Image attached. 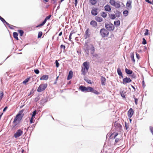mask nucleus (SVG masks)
<instances>
[{"label":"nucleus","instance_id":"obj_17","mask_svg":"<svg viewBox=\"0 0 153 153\" xmlns=\"http://www.w3.org/2000/svg\"><path fill=\"white\" fill-rule=\"evenodd\" d=\"M88 71V70L85 69V68L82 67L81 70L82 74L83 75H85Z\"/></svg>","mask_w":153,"mask_h":153},{"label":"nucleus","instance_id":"obj_58","mask_svg":"<svg viewBox=\"0 0 153 153\" xmlns=\"http://www.w3.org/2000/svg\"><path fill=\"white\" fill-rule=\"evenodd\" d=\"M7 106L5 107L4 109L3 110V111H4V112L5 111H6V110L7 109Z\"/></svg>","mask_w":153,"mask_h":153},{"label":"nucleus","instance_id":"obj_21","mask_svg":"<svg viewBox=\"0 0 153 153\" xmlns=\"http://www.w3.org/2000/svg\"><path fill=\"white\" fill-rule=\"evenodd\" d=\"M105 10L106 11L110 12L111 11V8L110 6L108 4L105 5Z\"/></svg>","mask_w":153,"mask_h":153},{"label":"nucleus","instance_id":"obj_60","mask_svg":"<svg viewBox=\"0 0 153 153\" xmlns=\"http://www.w3.org/2000/svg\"><path fill=\"white\" fill-rule=\"evenodd\" d=\"M146 2H147L148 3L150 4V3L152 2V1H150L149 0H146Z\"/></svg>","mask_w":153,"mask_h":153},{"label":"nucleus","instance_id":"obj_7","mask_svg":"<svg viewBox=\"0 0 153 153\" xmlns=\"http://www.w3.org/2000/svg\"><path fill=\"white\" fill-rule=\"evenodd\" d=\"M23 131L20 129H19L16 131V132L14 134V137L17 138L19 137L23 134Z\"/></svg>","mask_w":153,"mask_h":153},{"label":"nucleus","instance_id":"obj_20","mask_svg":"<svg viewBox=\"0 0 153 153\" xmlns=\"http://www.w3.org/2000/svg\"><path fill=\"white\" fill-rule=\"evenodd\" d=\"M118 135V133L117 132H114L111 134V135L110 136V137H111V138L112 139H114Z\"/></svg>","mask_w":153,"mask_h":153},{"label":"nucleus","instance_id":"obj_6","mask_svg":"<svg viewBox=\"0 0 153 153\" xmlns=\"http://www.w3.org/2000/svg\"><path fill=\"white\" fill-rule=\"evenodd\" d=\"M105 28L109 31H113L114 29V25L111 23L105 24Z\"/></svg>","mask_w":153,"mask_h":153},{"label":"nucleus","instance_id":"obj_64","mask_svg":"<svg viewBox=\"0 0 153 153\" xmlns=\"http://www.w3.org/2000/svg\"><path fill=\"white\" fill-rule=\"evenodd\" d=\"M150 4H153V0H152V2L150 3Z\"/></svg>","mask_w":153,"mask_h":153},{"label":"nucleus","instance_id":"obj_23","mask_svg":"<svg viewBox=\"0 0 153 153\" xmlns=\"http://www.w3.org/2000/svg\"><path fill=\"white\" fill-rule=\"evenodd\" d=\"M131 1L129 0L127 1L126 6L127 7L131 8Z\"/></svg>","mask_w":153,"mask_h":153},{"label":"nucleus","instance_id":"obj_33","mask_svg":"<svg viewBox=\"0 0 153 153\" xmlns=\"http://www.w3.org/2000/svg\"><path fill=\"white\" fill-rule=\"evenodd\" d=\"M115 13L116 14L117 17H119L120 16V15L121 14V13L118 10H116L115 12Z\"/></svg>","mask_w":153,"mask_h":153},{"label":"nucleus","instance_id":"obj_31","mask_svg":"<svg viewBox=\"0 0 153 153\" xmlns=\"http://www.w3.org/2000/svg\"><path fill=\"white\" fill-rule=\"evenodd\" d=\"M91 91V92H93L94 93L96 94H100V92H98L97 91L94 90V88H93V90H92Z\"/></svg>","mask_w":153,"mask_h":153},{"label":"nucleus","instance_id":"obj_30","mask_svg":"<svg viewBox=\"0 0 153 153\" xmlns=\"http://www.w3.org/2000/svg\"><path fill=\"white\" fill-rule=\"evenodd\" d=\"M89 2L93 5L96 4L97 3L96 0H89Z\"/></svg>","mask_w":153,"mask_h":153},{"label":"nucleus","instance_id":"obj_44","mask_svg":"<svg viewBox=\"0 0 153 153\" xmlns=\"http://www.w3.org/2000/svg\"><path fill=\"white\" fill-rule=\"evenodd\" d=\"M131 59L134 62H135V60L134 59V54L133 53L132 55H131Z\"/></svg>","mask_w":153,"mask_h":153},{"label":"nucleus","instance_id":"obj_47","mask_svg":"<svg viewBox=\"0 0 153 153\" xmlns=\"http://www.w3.org/2000/svg\"><path fill=\"white\" fill-rule=\"evenodd\" d=\"M34 120H33V117H32L30 120V122L31 123H33L34 122Z\"/></svg>","mask_w":153,"mask_h":153},{"label":"nucleus","instance_id":"obj_32","mask_svg":"<svg viewBox=\"0 0 153 153\" xmlns=\"http://www.w3.org/2000/svg\"><path fill=\"white\" fill-rule=\"evenodd\" d=\"M125 94L126 92L123 91L122 92H120L121 96L124 98H125Z\"/></svg>","mask_w":153,"mask_h":153},{"label":"nucleus","instance_id":"obj_49","mask_svg":"<svg viewBox=\"0 0 153 153\" xmlns=\"http://www.w3.org/2000/svg\"><path fill=\"white\" fill-rule=\"evenodd\" d=\"M36 110H35L33 112V114L32 115V117H33L34 116H35V115H36Z\"/></svg>","mask_w":153,"mask_h":153},{"label":"nucleus","instance_id":"obj_50","mask_svg":"<svg viewBox=\"0 0 153 153\" xmlns=\"http://www.w3.org/2000/svg\"><path fill=\"white\" fill-rule=\"evenodd\" d=\"M34 71L35 72V73L36 74H38L39 73V70H38V69H36V70H34Z\"/></svg>","mask_w":153,"mask_h":153},{"label":"nucleus","instance_id":"obj_10","mask_svg":"<svg viewBox=\"0 0 153 153\" xmlns=\"http://www.w3.org/2000/svg\"><path fill=\"white\" fill-rule=\"evenodd\" d=\"M131 80L130 78L126 77L123 80V84H125L127 83H129L131 82Z\"/></svg>","mask_w":153,"mask_h":153},{"label":"nucleus","instance_id":"obj_27","mask_svg":"<svg viewBox=\"0 0 153 153\" xmlns=\"http://www.w3.org/2000/svg\"><path fill=\"white\" fill-rule=\"evenodd\" d=\"M114 24L116 27L119 26L120 25V21L119 20L114 21Z\"/></svg>","mask_w":153,"mask_h":153},{"label":"nucleus","instance_id":"obj_12","mask_svg":"<svg viewBox=\"0 0 153 153\" xmlns=\"http://www.w3.org/2000/svg\"><path fill=\"white\" fill-rule=\"evenodd\" d=\"M83 68H85V69L88 70L89 66V62L87 61L84 62L83 63Z\"/></svg>","mask_w":153,"mask_h":153},{"label":"nucleus","instance_id":"obj_13","mask_svg":"<svg viewBox=\"0 0 153 153\" xmlns=\"http://www.w3.org/2000/svg\"><path fill=\"white\" fill-rule=\"evenodd\" d=\"M90 25L93 27H96L97 26V23L95 21L92 20L90 23Z\"/></svg>","mask_w":153,"mask_h":153},{"label":"nucleus","instance_id":"obj_43","mask_svg":"<svg viewBox=\"0 0 153 153\" xmlns=\"http://www.w3.org/2000/svg\"><path fill=\"white\" fill-rule=\"evenodd\" d=\"M147 42L146 40L145 39V38H143V42H142V44L143 45H145L146 44Z\"/></svg>","mask_w":153,"mask_h":153},{"label":"nucleus","instance_id":"obj_16","mask_svg":"<svg viewBox=\"0 0 153 153\" xmlns=\"http://www.w3.org/2000/svg\"><path fill=\"white\" fill-rule=\"evenodd\" d=\"M48 75H44L42 76L40 79V80H46L48 79Z\"/></svg>","mask_w":153,"mask_h":153},{"label":"nucleus","instance_id":"obj_35","mask_svg":"<svg viewBox=\"0 0 153 153\" xmlns=\"http://www.w3.org/2000/svg\"><path fill=\"white\" fill-rule=\"evenodd\" d=\"M101 16L103 18H105L106 17L107 14L105 12H102L101 13Z\"/></svg>","mask_w":153,"mask_h":153},{"label":"nucleus","instance_id":"obj_22","mask_svg":"<svg viewBox=\"0 0 153 153\" xmlns=\"http://www.w3.org/2000/svg\"><path fill=\"white\" fill-rule=\"evenodd\" d=\"M0 19L4 23H5L8 26V27H10V25L6 21L1 17L0 16Z\"/></svg>","mask_w":153,"mask_h":153},{"label":"nucleus","instance_id":"obj_38","mask_svg":"<svg viewBox=\"0 0 153 153\" xmlns=\"http://www.w3.org/2000/svg\"><path fill=\"white\" fill-rule=\"evenodd\" d=\"M115 2L114 0H110L109 3L112 5L113 6L114 5Z\"/></svg>","mask_w":153,"mask_h":153},{"label":"nucleus","instance_id":"obj_4","mask_svg":"<svg viewBox=\"0 0 153 153\" xmlns=\"http://www.w3.org/2000/svg\"><path fill=\"white\" fill-rule=\"evenodd\" d=\"M79 88V89L82 91L88 92H91L93 90V88L92 87L89 86L86 87L83 86H80Z\"/></svg>","mask_w":153,"mask_h":153},{"label":"nucleus","instance_id":"obj_9","mask_svg":"<svg viewBox=\"0 0 153 153\" xmlns=\"http://www.w3.org/2000/svg\"><path fill=\"white\" fill-rule=\"evenodd\" d=\"M90 29L89 28L87 29L85 32L84 35V38L85 39H86L90 37Z\"/></svg>","mask_w":153,"mask_h":153},{"label":"nucleus","instance_id":"obj_18","mask_svg":"<svg viewBox=\"0 0 153 153\" xmlns=\"http://www.w3.org/2000/svg\"><path fill=\"white\" fill-rule=\"evenodd\" d=\"M75 33V32L74 31H72L71 32L70 35H69V40L71 41H72L71 39H72V36H73V37H75V36L74 35V34Z\"/></svg>","mask_w":153,"mask_h":153},{"label":"nucleus","instance_id":"obj_15","mask_svg":"<svg viewBox=\"0 0 153 153\" xmlns=\"http://www.w3.org/2000/svg\"><path fill=\"white\" fill-rule=\"evenodd\" d=\"M97 10L98 9L97 8H94L92 9L91 11L92 14L94 16L97 15L98 14Z\"/></svg>","mask_w":153,"mask_h":153},{"label":"nucleus","instance_id":"obj_45","mask_svg":"<svg viewBox=\"0 0 153 153\" xmlns=\"http://www.w3.org/2000/svg\"><path fill=\"white\" fill-rule=\"evenodd\" d=\"M125 126L126 128V129L127 130L129 128V125L128 123L125 122Z\"/></svg>","mask_w":153,"mask_h":153},{"label":"nucleus","instance_id":"obj_29","mask_svg":"<svg viewBox=\"0 0 153 153\" xmlns=\"http://www.w3.org/2000/svg\"><path fill=\"white\" fill-rule=\"evenodd\" d=\"M116 128L117 129H118L119 130H120L121 128V126L120 124L119 123H117L116 124Z\"/></svg>","mask_w":153,"mask_h":153},{"label":"nucleus","instance_id":"obj_24","mask_svg":"<svg viewBox=\"0 0 153 153\" xmlns=\"http://www.w3.org/2000/svg\"><path fill=\"white\" fill-rule=\"evenodd\" d=\"M117 72L118 74L122 78H123V75L122 72H121V69L118 68L117 69Z\"/></svg>","mask_w":153,"mask_h":153},{"label":"nucleus","instance_id":"obj_3","mask_svg":"<svg viewBox=\"0 0 153 153\" xmlns=\"http://www.w3.org/2000/svg\"><path fill=\"white\" fill-rule=\"evenodd\" d=\"M100 33L102 37H107L109 34L108 31L105 28L101 29L100 31Z\"/></svg>","mask_w":153,"mask_h":153},{"label":"nucleus","instance_id":"obj_61","mask_svg":"<svg viewBox=\"0 0 153 153\" xmlns=\"http://www.w3.org/2000/svg\"><path fill=\"white\" fill-rule=\"evenodd\" d=\"M62 34V32H61L59 34V36H61Z\"/></svg>","mask_w":153,"mask_h":153},{"label":"nucleus","instance_id":"obj_25","mask_svg":"<svg viewBox=\"0 0 153 153\" xmlns=\"http://www.w3.org/2000/svg\"><path fill=\"white\" fill-rule=\"evenodd\" d=\"M95 19L99 22H101L102 21V18L98 16H96Z\"/></svg>","mask_w":153,"mask_h":153},{"label":"nucleus","instance_id":"obj_63","mask_svg":"<svg viewBox=\"0 0 153 153\" xmlns=\"http://www.w3.org/2000/svg\"><path fill=\"white\" fill-rule=\"evenodd\" d=\"M131 87L134 89V90H135V88L134 86L132 85Z\"/></svg>","mask_w":153,"mask_h":153},{"label":"nucleus","instance_id":"obj_52","mask_svg":"<svg viewBox=\"0 0 153 153\" xmlns=\"http://www.w3.org/2000/svg\"><path fill=\"white\" fill-rule=\"evenodd\" d=\"M150 129L151 132H152V134L153 135V127H150Z\"/></svg>","mask_w":153,"mask_h":153},{"label":"nucleus","instance_id":"obj_51","mask_svg":"<svg viewBox=\"0 0 153 153\" xmlns=\"http://www.w3.org/2000/svg\"><path fill=\"white\" fill-rule=\"evenodd\" d=\"M40 99L39 97L38 96V97L35 98L34 99V100L35 102L38 101Z\"/></svg>","mask_w":153,"mask_h":153},{"label":"nucleus","instance_id":"obj_37","mask_svg":"<svg viewBox=\"0 0 153 153\" xmlns=\"http://www.w3.org/2000/svg\"><path fill=\"white\" fill-rule=\"evenodd\" d=\"M18 32L20 34V36H22L24 33V32L22 30H18Z\"/></svg>","mask_w":153,"mask_h":153},{"label":"nucleus","instance_id":"obj_39","mask_svg":"<svg viewBox=\"0 0 153 153\" xmlns=\"http://www.w3.org/2000/svg\"><path fill=\"white\" fill-rule=\"evenodd\" d=\"M42 35V31H40L39 32L38 35V38H40Z\"/></svg>","mask_w":153,"mask_h":153},{"label":"nucleus","instance_id":"obj_46","mask_svg":"<svg viewBox=\"0 0 153 153\" xmlns=\"http://www.w3.org/2000/svg\"><path fill=\"white\" fill-rule=\"evenodd\" d=\"M133 97H134V99L135 102V104H136V105H137V101H138V100L136 98H135V96L134 95Z\"/></svg>","mask_w":153,"mask_h":153},{"label":"nucleus","instance_id":"obj_2","mask_svg":"<svg viewBox=\"0 0 153 153\" xmlns=\"http://www.w3.org/2000/svg\"><path fill=\"white\" fill-rule=\"evenodd\" d=\"M24 111V109H22L20 110L17 114L13 122V123L16 126L19 122L20 121L22 120L23 117L24 115V114H23Z\"/></svg>","mask_w":153,"mask_h":153},{"label":"nucleus","instance_id":"obj_36","mask_svg":"<svg viewBox=\"0 0 153 153\" xmlns=\"http://www.w3.org/2000/svg\"><path fill=\"white\" fill-rule=\"evenodd\" d=\"M30 77L27 78L23 81V83L24 84H26L27 82H28L29 80L30 79Z\"/></svg>","mask_w":153,"mask_h":153},{"label":"nucleus","instance_id":"obj_26","mask_svg":"<svg viewBox=\"0 0 153 153\" xmlns=\"http://www.w3.org/2000/svg\"><path fill=\"white\" fill-rule=\"evenodd\" d=\"M125 71L126 73L128 74H131L132 73L133 71L132 70L128 69L127 68L125 69Z\"/></svg>","mask_w":153,"mask_h":153},{"label":"nucleus","instance_id":"obj_34","mask_svg":"<svg viewBox=\"0 0 153 153\" xmlns=\"http://www.w3.org/2000/svg\"><path fill=\"white\" fill-rule=\"evenodd\" d=\"M110 17L112 19H114L116 18V16L114 14H111L110 15Z\"/></svg>","mask_w":153,"mask_h":153},{"label":"nucleus","instance_id":"obj_41","mask_svg":"<svg viewBox=\"0 0 153 153\" xmlns=\"http://www.w3.org/2000/svg\"><path fill=\"white\" fill-rule=\"evenodd\" d=\"M123 13L125 16H126L128 14V11L127 10H125L123 12Z\"/></svg>","mask_w":153,"mask_h":153},{"label":"nucleus","instance_id":"obj_40","mask_svg":"<svg viewBox=\"0 0 153 153\" xmlns=\"http://www.w3.org/2000/svg\"><path fill=\"white\" fill-rule=\"evenodd\" d=\"M120 6V4L118 3V2H117V3L116 4V5L115 6V7L117 8H119Z\"/></svg>","mask_w":153,"mask_h":153},{"label":"nucleus","instance_id":"obj_48","mask_svg":"<svg viewBox=\"0 0 153 153\" xmlns=\"http://www.w3.org/2000/svg\"><path fill=\"white\" fill-rule=\"evenodd\" d=\"M55 63L56 64V67L58 68L59 66V63L57 60H56L55 61Z\"/></svg>","mask_w":153,"mask_h":153},{"label":"nucleus","instance_id":"obj_11","mask_svg":"<svg viewBox=\"0 0 153 153\" xmlns=\"http://www.w3.org/2000/svg\"><path fill=\"white\" fill-rule=\"evenodd\" d=\"M134 113V111L133 110V109L131 108L128 111V117L129 118H131L133 115Z\"/></svg>","mask_w":153,"mask_h":153},{"label":"nucleus","instance_id":"obj_1","mask_svg":"<svg viewBox=\"0 0 153 153\" xmlns=\"http://www.w3.org/2000/svg\"><path fill=\"white\" fill-rule=\"evenodd\" d=\"M83 49L88 54L89 51H90L91 54L94 53L95 51V48L92 44L89 43L88 42H86L83 46Z\"/></svg>","mask_w":153,"mask_h":153},{"label":"nucleus","instance_id":"obj_28","mask_svg":"<svg viewBox=\"0 0 153 153\" xmlns=\"http://www.w3.org/2000/svg\"><path fill=\"white\" fill-rule=\"evenodd\" d=\"M13 37L17 40H18L19 39L18 38V34L16 32H14L13 33Z\"/></svg>","mask_w":153,"mask_h":153},{"label":"nucleus","instance_id":"obj_19","mask_svg":"<svg viewBox=\"0 0 153 153\" xmlns=\"http://www.w3.org/2000/svg\"><path fill=\"white\" fill-rule=\"evenodd\" d=\"M73 74V72L72 71H70L69 73L68 76L67 77L68 80H70L72 78Z\"/></svg>","mask_w":153,"mask_h":153},{"label":"nucleus","instance_id":"obj_57","mask_svg":"<svg viewBox=\"0 0 153 153\" xmlns=\"http://www.w3.org/2000/svg\"><path fill=\"white\" fill-rule=\"evenodd\" d=\"M58 78H59V76H58L56 78V82H55L54 83V84H56V83H57V81L58 80Z\"/></svg>","mask_w":153,"mask_h":153},{"label":"nucleus","instance_id":"obj_55","mask_svg":"<svg viewBox=\"0 0 153 153\" xmlns=\"http://www.w3.org/2000/svg\"><path fill=\"white\" fill-rule=\"evenodd\" d=\"M120 140L118 138H116L115 140V142L116 143H117L120 141Z\"/></svg>","mask_w":153,"mask_h":153},{"label":"nucleus","instance_id":"obj_42","mask_svg":"<svg viewBox=\"0 0 153 153\" xmlns=\"http://www.w3.org/2000/svg\"><path fill=\"white\" fill-rule=\"evenodd\" d=\"M145 33H144V35L145 36L148 35L149 34V30L148 29H145Z\"/></svg>","mask_w":153,"mask_h":153},{"label":"nucleus","instance_id":"obj_54","mask_svg":"<svg viewBox=\"0 0 153 153\" xmlns=\"http://www.w3.org/2000/svg\"><path fill=\"white\" fill-rule=\"evenodd\" d=\"M136 54L137 58V59H140V57L139 54L137 53H136Z\"/></svg>","mask_w":153,"mask_h":153},{"label":"nucleus","instance_id":"obj_62","mask_svg":"<svg viewBox=\"0 0 153 153\" xmlns=\"http://www.w3.org/2000/svg\"><path fill=\"white\" fill-rule=\"evenodd\" d=\"M24 151V150L23 149H22V153H23Z\"/></svg>","mask_w":153,"mask_h":153},{"label":"nucleus","instance_id":"obj_14","mask_svg":"<svg viewBox=\"0 0 153 153\" xmlns=\"http://www.w3.org/2000/svg\"><path fill=\"white\" fill-rule=\"evenodd\" d=\"M100 80L102 85H105L106 81L105 78L103 76H101Z\"/></svg>","mask_w":153,"mask_h":153},{"label":"nucleus","instance_id":"obj_5","mask_svg":"<svg viewBox=\"0 0 153 153\" xmlns=\"http://www.w3.org/2000/svg\"><path fill=\"white\" fill-rule=\"evenodd\" d=\"M48 84L47 83L42 84H40L37 89L38 92H41L44 91L47 88Z\"/></svg>","mask_w":153,"mask_h":153},{"label":"nucleus","instance_id":"obj_56","mask_svg":"<svg viewBox=\"0 0 153 153\" xmlns=\"http://www.w3.org/2000/svg\"><path fill=\"white\" fill-rule=\"evenodd\" d=\"M78 3V0H75L74 1V4H75V6H76Z\"/></svg>","mask_w":153,"mask_h":153},{"label":"nucleus","instance_id":"obj_8","mask_svg":"<svg viewBox=\"0 0 153 153\" xmlns=\"http://www.w3.org/2000/svg\"><path fill=\"white\" fill-rule=\"evenodd\" d=\"M51 16V15H50L48 16H47L45 19V20H44V21L42 23L37 26L36 27H39L42 26L44 25V24L45 23L47 20L48 19H49L50 18Z\"/></svg>","mask_w":153,"mask_h":153},{"label":"nucleus","instance_id":"obj_53","mask_svg":"<svg viewBox=\"0 0 153 153\" xmlns=\"http://www.w3.org/2000/svg\"><path fill=\"white\" fill-rule=\"evenodd\" d=\"M60 48H63V50H64L65 49V46L62 45H61L60 46Z\"/></svg>","mask_w":153,"mask_h":153},{"label":"nucleus","instance_id":"obj_59","mask_svg":"<svg viewBox=\"0 0 153 153\" xmlns=\"http://www.w3.org/2000/svg\"><path fill=\"white\" fill-rule=\"evenodd\" d=\"M52 2L53 4H55L56 3V1L55 0H53L52 1Z\"/></svg>","mask_w":153,"mask_h":153}]
</instances>
